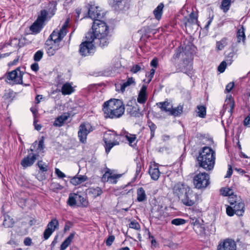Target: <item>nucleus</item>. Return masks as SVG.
<instances>
[{"label": "nucleus", "instance_id": "nucleus-1", "mask_svg": "<svg viewBox=\"0 0 250 250\" xmlns=\"http://www.w3.org/2000/svg\"><path fill=\"white\" fill-rule=\"evenodd\" d=\"M86 38L93 39L95 44L101 47L107 46L109 43V27L106 23L100 20L93 21L92 31H89L86 35Z\"/></svg>", "mask_w": 250, "mask_h": 250}, {"label": "nucleus", "instance_id": "nucleus-2", "mask_svg": "<svg viewBox=\"0 0 250 250\" xmlns=\"http://www.w3.org/2000/svg\"><path fill=\"white\" fill-rule=\"evenodd\" d=\"M103 111L106 118H118L124 114L125 108L121 100L114 99L104 103Z\"/></svg>", "mask_w": 250, "mask_h": 250}, {"label": "nucleus", "instance_id": "nucleus-3", "mask_svg": "<svg viewBox=\"0 0 250 250\" xmlns=\"http://www.w3.org/2000/svg\"><path fill=\"white\" fill-rule=\"evenodd\" d=\"M215 152L210 147H203L197 157V162L199 167L209 171L212 170L215 163Z\"/></svg>", "mask_w": 250, "mask_h": 250}, {"label": "nucleus", "instance_id": "nucleus-4", "mask_svg": "<svg viewBox=\"0 0 250 250\" xmlns=\"http://www.w3.org/2000/svg\"><path fill=\"white\" fill-rule=\"evenodd\" d=\"M173 59H181L182 62L178 65L177 72H182L186 74L192 69L191 62L192 60V55L190 52L187 51L186 49L181 51L180 49L177 50L173 57Z\"/></svg>", "mask_w": 250, "mask_h": 250}, {"label": "nucleus", "instance_id": "nucleus-5", "mask_svg": "<svg viewBox=\"0 0 250 250\" xmlns=\"http://www.w3.org/2000/svg\"><path fill=\"white\" fill-rule=\"evenodd\" d=\"M122 135H118L114 132L106 133L104 135L103 140L105 144L106 153H108L114 146L119 145L120 142L124 141V140H122Z\"/></svg>", "mask_w": 250, "mask_h": 250}, {"label": "nucleus", "instance_id": "nucleus-6", "mask_svg": "<svg viewBox=\"0 0 250 250\" xmlns=\"http://www.w3.org/2000/svg\"><path fill=\"white\" fill-rule=\"evenodd\" d=\"M230 206L226 208V212L229 216H232L234 214L238 216H242L244 212V204L239 201H230Z\"/></svg>", "mask_w": 250, "mask_h": 250}, {"label": "nucleus", "instance_id": "nucleus-7", "mask_svg": "<svg viewBox=\"0 0 250 250\" xmlns=\"http://www.w3.org/2000/svg\"><path fill=\"white\" fill-rule=\"evenodd\" d=\"M86 40L82 42L80 45V53L81 55L86 56L91 55L94 53L95 45H98L95 44V41L93 39L90 40L86 38Z\"/></svg>", "mask_w": 250, "mask_h": 250}, {"label": "nucleus", "instance_id": "nucleus-8", "mask_svg": "<svg viewBox=\"0 0 250 250\" xmlns=\"http://www.w3.org/2000/svg\"><path fill=\"white\" fill-rule=\"evenodd\" d=\"M67 204L70 206L77 205L78 206L86 207L88 202L85 195H82L79 193H70L67 200Z\"/></svg>", "mask_w": 250, "mask_h": 250}, {"label": "nucleus", "instance_id": "nucleus-9", "mask_svg": "<svg viewBox=\"0 0 250 250\" xmlns=\"http://www.w3.org/2000/svg\"><path fill=\"white\" fill-rule=\"evenodd\" d=\"M209 183V175L206 172L199 173L193 179L194 185L198 189L206 188Z\"/></svg>", "mask_w": 250, "mask_h": 250}, {"label": "nucleus", "instance_id": "nucleus-10", "mask_svg": "<svg viewBox=\"0 0 250 250\" xmlns=\"http://www.w3.org/2000/svg\"><path fill=\"white\" fill-rule=\"evenodd\" d=\"M23 74V72L18 67L7 74L6 81L11 84H22Z\"/></svg>", "mask_w": 250, "mask_h": 250}, {"label": "nucleus", "instance_id": "nucleus-11", "mask_svg": "<svg viewBox=\"0 0 250 250\" xmlns=\"http://www.w3.org/2000/svg\"><path fill=\"white\" fill-rule=\"evenodd\" d=\"M93 128L90 124L87 122L82 123L79 127L78 137L79 141L83 144H85L88 134L92 131Z\"/></svg>", "mask_w": 250, "mask_h": 250}, {"label": "nucleus", "instance_id": "nucleus-12", "mask_svg": "<svg viewBox=\"0 0 250 250\" xmlns=\"http://www.w3.org/2000/svg\"><path fill=\"white\" fill-rule=\"evenodd\" d=\"M65 36L64 30L61 32L59 30H55L49 36L48 39L46 41V44L53 43L55 44H60V42Z\"/></svg>", "mask_w": 250, "mask_h": 250}, {"label": "nucleus", "instance_id": "nucleus-13", "mask_svg": "<svg viewBox=\"0 0 250 250\" xmlns=\"http://www.w3.org/2000/svg\"><path fill=\"white\" fill-rule=\"evenodd\" d=\"M196 195L190 189L181 198L182 203L187 206H193L195 202Z\"/></svg>", "mask_w": 250, "mask_h": 250}, {"label": "nucleus", "instance_id": "nucleus-14", "mask_svg": "<svg viewBox=\"0 0 250 250\" xmlns=\"http://www.w3.org/2000/svg\"><path fill=\"white\" fill-rule=\"evenodd\" d=\"M188 189L190 188L186 185L181 183H178L174 186L173 188V192L176 196L178 197L179 199H181L185 194L188 192Z\"/></svg>", "mask_w": 250, "mask_h": 250}, {"label": "nucleus", "instance_id": "nucleus-15", "mask_svg": "<svg viewBox=\"0 0 250 250\" xmlns=\"http://www.w3.org/2000/svg\"><path fill=\"white\" fill-rule=\"evenodd\" d=\"M237 246L233 240L227 239L221 242L217 247V250H236Z\"/></svg>", "mask_w": 250, "mask_h": 250}, {"label": "nucleus", "instance_id": "nucleus-16", "mask_svg": "<svg viewBox=\"0 0 250 250\" xmlns=\"http://www.w3.org/2000/svg\"><path fill=\"white\" fill-rule=\"evenodd\" d=\"M184 24L186 27L191 25H195L198 22V16L193 10L190 13L189 17H185L184 18Z\"/></svg>", "mask_w": 250, "mask_h": 250}, {"label": "nucleus", "instance_id": "nucleus-17", "mask_svg": "<svg viewBox=\"0 0 250 250\" xmlns=\"http://www.w3.org/2000/svg\"><path fill=\"white\" fill-rule=\"evenodd\" d=\"M88 16L94 21L102 18L100 10L98 6L90 5L88 8Z\"/></svg>", "mask_w": 250, "mask_h": 250}, {"label": "nucleus", "instance_id": "nucleus-18", "mask_svg": "<svg viewBox=\"0 0 250 250\" xmlns=\"http://www.w3.org/2000/svg\"><path fill=\"white\" fill-rule=\"evenodd\" d=\"M165 209L166 208L162 206L158 205L153 208L151 211L154 217L158 219H161L165 216Z\"/></svg>", "mask_w": 250, "mask_h": 250}, {"label": "nucleus", "instance_id": "nucleus-19", "mask_svg": "<svg viewBox=\"0 0 250 250\" xmlns=\"http://www.w3.org/2000/svg\"><path fill=\"white\" fill-rule=\"evenodd\" d=\"M37 156L36 154H33L32 156L30 154L28 155L21 160V165L24 168L31 166L34 163Z\"/></svg>", "mask_w": 250, "mask_h": 250}, {"label": "nucleus", "instance_id": "nucleus-20", "mask_svg": "<svg viewBox=\"0 0 250 250\" xmlns=\"http://www.w3.org/2000/svg\"><path fill=\"white\" fill-rule=\"evenodd\" d=\"M69 115L68 113H64L61 116H58L54 121L53 125L56 127H61L63 125L65 122L68 119Z\"/></svg>", "mask_w": 250, "mask_h": 250}, {"label": "nucleus", "instance_id": "nucleus-21", "mask_svg": "<svg viewBox=\"0 0 250 250\" xmlns=\"http://www.w3.org/2000/svg\"><path fill=\"white\" fill-rule=\"evenodd\" d=\"M110 170L108 169L105 173L104 174L102 180H105L107 178V181L110 182L111 184H116L117 181V179L120 176L118 175H112V173L109 172Z\"/></svg>", "mask_w": 250, "mask_h": 250}, {"label": "nucleus", "instance_id": "nucleus-22", "mask_svg": "<svg viewBox=\"0 0 250 250\" xmlns=\"http://www.w3.org/2000/svg\"><path fill=\"white\" fill-rule=\"evenodd\" d=\"M87 180L88 178L85 175H77L71 178L70 183L74 186H77Z\"/></svg>", "mask_w": 250, "mask_h": 250}, {"label": "nucleus", "instance_id": "nucleus-23", "mask_svg": "<svg viewBox=\"0 0 250 250\" xmlns=\"http://www.w3.org/2000/svg\"><path fill=\"white\" fill-rule=\"evenodd\" d=\"M146 86L143 85L139 93L137 98V102L140 104H144L147 100Z\"/></svg>", "mask_w": 250, "mask_h": 250}, {"label": "nucleus", "instance_id": "nucleus-24", "mask_svg": "<svg viewBox=\"0 0 250 250\" xmlns=\"http://www.w3.org/2000/svg\"><path fill=\"white\" fill-rule=\"evenodd\" d=\"M149 173L151 176V178L153 180H157L160 175V172L158 167L155 165L153 166H150L149 169Z\"/></svg>", "mask_w": 250, "mask_h": 250}, {"label": "nucleus", "instance_id": "nucleus-25", "mask_svg": "<svg viewBox=\"0 0 250 250\" xmlns=\"http://www.w3.org/2000/svg\"><path fill=\"white\" fill-rule=\"evenodd\" d=\"M157 105L161 109L162 111H165L166 112H169V113L172 107V104L167 101L158 103L157 104Z\"/></svg>", "mask_w": 250, "mask_h": 250}, {"label": "nucleus", "instance_id": "nucleus-26", "mask_svg": "<svg viewBox=\"0 0 250 250\" xmlns=\"http://www.w3.org/2000/svg\"><path fill=\"white\" fill-rule=\"evenodd\" d=\"M43 27V23L36 20L30 26V29L33 33L37 34L39 33Z\"/></svg>", "mask_w": 250, "mask_h": 250}, {"label": "nucleus", "instance_id": "nucleus-27", "mask_svg": "<svg viewBox=\"0 0 250 250\" xmlns=\"http://www.w3.org/2000/svg\"><path fill=\"white\" fill-rule=\"evenodd\" d=\"M121 135H122V138L125 137L126 140H127L129 146H133L134 145H136L135 143L137 138L136 135L130 134L128 132H125L124 134Z\"/></svg>", "mask_w": 250, "mask_h": 250}, {"label": "nucleus", "instance_id": "nucleus-28", "mask_svg": "<svg viewBox=\"0 0 250 250\" xmlns=\"http://www.w3.org/2000/svg\"><path fill=\"white\" fill-rule=\"evenodd\" d=\"M74 91L73 87L71 83H66L63 84L62 87L61 92L63 95H69L73 93Z\"/></svg>", "mask_w": 250, "mask_h": 250}, {"label": "nucleus", "instance_id": "nucleus-29", "mask_svg": "<svg viewBox=\"0 0 250 250\" xmlns=\"http://www.w3.org/2000/svg\"><path fill=\"white\" fill-rule=\"evenodd\" d=\"M147 197L144 189L140 187L137 190V200L139 202L146 200Z\"/></svg>", "mask_w": 250, "mask_h": 250}, {"label": "nucleus", "instance_id": "nucleus-30", "mask_svg": "<svg viewBox=\"0 0 250 250\" xmlns=\"http://www.w3.org/2000/svg\"><path fill=\"white\" fill-rule=\"evenodd\" d=\"M164 7V4L163 3H160L153 11V14L155 18L157 20H160L161 19Z\"/></svg>", "mask_w": 250, "mask_h": 250}, {"label": "nucleus", "instance_id": "nucleus-31", "mask_svg": "<svg viewBox=\"0 0 250 250\" xmlns=\"http://www.w3.org/2000/svg\"><path fill=\"white\" fill-rule=\"evenodd\" d=\"M75 236L74 233H71L68 237H67L64 241L62 243L61 246L60 250H65L67 247L71 244L72 240Z\"/></svg>", "mask_w": 250, "mask_h": 250}, {"label": "nucleus", "instance_id": "nucleus-32", "mask_svg": "<svg viewBox=\"0 0 250 250\" xmlns=\"http://www.w3.org/2000/svg\"><path fill=\"white\" fill-rule=\"evenodd\" d=\"M49 45H51V46H50L47 48V53L50 56L54 55L56 51L59 49L62 45H61L60 44H55L53 43H49Z\"/></svg>", "mask_w": 250, "mask_h": 250}, {"label": "nucleus", "instance_id": "nucleus-33", "mask_svg": "<svg viewBox=\"0 0 250 250\" xmlns=\"http://www.w3.org/2000/svg\"><path fill=\"white\" fill-rule=\"evenodd\" d=\"M88 192L89 194H91L94 198L100 196L103 192L102 189L98 187L89 188Z\"/></svg>", "mask_w": 250, "mask_h": 250}, {"label": "nucleus", "instance_id": "nucleus-34", "mask_svg": "<svg viewBox=\"0 0 250 250\" xmlns=\"http://www.w3.org/2000/svg\"><path fill=\"white\" fill-rule=\"evenodd\" d=\"M131 84H135V80L132 77L128 78L125 82L121 85V91L122 92H124L125 91V88Z\"/></svg>", "mask_w": 250, "mask_h": 250}, {"label": "nucleus", "instance_id": "nucleus-35", "mask_svg": "<svg viewBox=\"0 0 250 250\" xmlns=\"http://www.w3.org/2000/svg\"><path fill=\"white\" fill-rule=\"evenodd\" d=\"M59 222L56 218L52 219L47 224V228L51 229L54 231L59 229Z\"/></svg>", "mask_w": 250, "mask_h": 250}, {"label": "nucleus", "instance_id": "nucleus-36", "mask_svg": "<svg viewBox=\"0 0 250 250\" xmlns=\"http://www.w3.org/2000/svg\"><path fill=\"white\" fill-rule=\"evenodd\" d=\"M183 109V106L179 105L174 108H173L172 107L169 114L174 116H180L182 113Z\"/></svg>", "mask_w": 250, "mask_h": 250}, {"label": "nucleus", "instance_id": "nucleus-37", "mask_svg": "<svg viewBox=\"0 0 250 250\" xmlns=\"http://www.w3.org/2000/svg\"><path fill=\"white\" fill-rule=\"evenodd\" d=\"M231 4V0H223L220 6V8L224 12H227L230 8Z\"/></svg>", "mask_w": 250, "mask_h": 250}, {"label": "nucleus", "instance_id": "nucleus-38", "mask_svg": "<svg viewBox=\"0 0 250 250\" xmlns=\"http://www.w3.org/2000/svg\"><path fill=\"white\" fill-rule=\"evenodd\" d=\"M226 38H223L220 41L216 42V48L218 50H221L224 48V47L227 45L228 42Z\"/></svg>", "mask_w": 250, "mask_h": 250}, {"label": "nucleus", "instance_id": "nucleus-39", "mask_svg": "<svg viewBox=\"0 0 250 250\" xmlns=\"http://www.w3.org/2000/svg\"><path fill=\"white\" fill-rule=\"evenodd\" d=\"M194 229L196 233L200 234H203L205 231V228L203 225H200L197 221L194 223Z\"/></svg>", "mask_w": 250, "mask_h": 250}, {"label": "nucleus", "instance_id": "nucleus-40", "mask_svg": "<svg viewBox=\"0 0 250 250\" xmlns=\"http://www.w3.org/2000/svg\"><path fill=\"white\" fill-rule=\"evenodd\" d=\"M245 35L244 33V28L241 27L238 30L237 33V38L238 42H240L241 41H244L245 40Z\"/></svg>", "mask_w": 250, "mask_h": 250}, {"label": "nucleus", "instance_id": "nucleus-41", "mask_svg": "<svg viewBox=\"0 0 250 250\" xmlns=\"http://www.w3.org/2000/svg\"><path fill=\"white\" fill-rule=\"evenodd\" d=\"M198 115L201 118H205L206 115V108L203 105L197 106Z\"/></svg>", "mask_w": 250, "mask_h": 250}, {"label": "nucleus", "instance_id": "nucleus-42", "mask_svg": "<svg viewBox=\"0 0 250 250\" xmlns=\"http://www.w3.org/2000/svg\"><path fill=\"white\" fill-rule=\"evenodd\" d=\"M147 125L150 130V139L153 138L155 136V131L157 128L156 125L151 121H147Z\"/></svg>", "mask_w": 250, "mask_h": 250}, {"label": "nucleus", "instance_id": "nucleus-43", "mask_svg": "<svg viewBox=\"0 0 250 250\" xmlns=\"http://www.w3.org/2000/svg\"><path fill=\"white\" fill-rule=\"evenodd\" d=\"M220 192L221 194L224 196H230L231 195H233V191L232 190L229 188H222L220 189Z\"/></svg>", "mask_w": 250, "mask_h": 250}, {"label": "nucleus", "instance_id": "nucleus-44", "mask_svg": "<svg viewBox=\"0 0 250 250\" xmlns=\"http://www.w3.org/2000/svg\"><path fill=\"white\" fill-rule=\"evenodd\" d=\"M47 15L48 12L46 10H42L41 12V15L38 17L37 20L43 23L44 21L46 19Z\"/></svg>", "mask_w": 250, "mask_h": 250}, {"label": "nucleus", "instance_id": "nucleus-45", "mask_svg": "<svg viewBox=\"0 0 250 250\" xmlns=\"http://www.w3.org/2000/svg\"><path fill=\"white\" fill-rule=\"evenodd\" d=\"M143 69V68L140 64H136L132 66L130 68V72L132 73L136 74Z\"/></svg>", "mask_w": 250, "mask_h": 250}, {"label": "nucleus", "instance_id": "nucleus-46", "mask_svg": "<svg viewBox=\"0 0 250 250\" xmlns=\"http://www.w3.org/2000/svg\"><path fill=\"white\" fill-rule=\"evenodd\" d=\"M186 221L182 218H176L171 221V224L176 226H180L185 224Z\"/></svg>", "mask_w": 250, "mask_h": 250}, {"label": "nucleus", "instance_id": "nucleus-47", "mask_svg": "<svg viewBox=\"0 0 250 250\" xmlns=\"http://www.w3.org/2000/svg\"><path fill=\"white\" fill-rule=\"evenodd\" d=\"M43 52L42 51L40 50L37 51L34 55V60L35 62L40 61L42 58Z\"/></svg>", "mask_w": 250, "mask_h": 250}, {"label": "nucleus", "instance_id": "nucleus-48", "mask_svg": "<svg viewBox=\"0 0 250 250\" xmlns=\"http://www.w3.org/2000/svg\"><path fill=\"white\" fill-rule=\"evenodd\" d=\"M234 107V102L232 100H229L226 105V109L228 108V111L231 113Z\"/></svg>", "mask_w": 250, "mask_h": 250}, {"label": "nucleus", "instance_id": "nucleus-49", "mask_svg": "<svg viewBox=\"0 0 250 250\" xmlns=\"http://www.w3.org/2000/svg\"><path fill=\"white\" fill-rule=\"evenodd\" d=\"M54 232L51 229L46 227V229L43 232V238L45 240L48 239L51 234Z\"/></svg>", "mask_w": 250, "mask_h": 250}, {"label": "nucleus", "instance_id": "nucleus-50", "mask_svg": "<svg viewBox=\"0 0 250 250\" xmlns=\"http://www.w3.org/2000/svg\"><path fill=\"white\" fill-rule=\"evenodd\" d=\"M57 3L56 1H52L50 2L48 5L49 10L50 9H52L51 13L53 15H54L55 12L57 9Z\"/></svg>", "mask_w": 250, "mask_h": 250}, {"label": "nucleus", "instance_id": "nucleus-51", "mask_svg": "<svg viewBox=\"0 0 250 250\" xmlns=\"http://www.w3.org/2000/svg\"><path fill=\"white\" fill-rule=\"evenodd\" d=\"M129 227L137 230H140L141 229L140 224L136 221H131L129 224Z\"/></svg>", "mask_w": 250, "mask_h": 250}, {"label": "nucleus", "instance_id": "nucleus-52", "mask_svg": "<svg viewBox=\"0 0 250 250\" xmlns=\"http://www.w3.org/2000/svg\"><path fill=\"white\" fill-rule=\"evenodd\" d=\"M38 165L40 170L44 172L47 170V166L42 161H39Z\"/></svg>", "mask_w": 250, "mask_h": 250}, {"label": "nucleus", "instance_id": "nucleus-53", "mask_svg": "<svg viewBox=\"0 0 250 250\" xmlns=\"http://www.w3.org/2000/svg\"><path fill=\"white\" fill-rule=\"evenodd\" d=\"M227 63L226 62L223 61L218 67V70L220 73H223L225 70L226 68Z\"/></svg>", "mask_w": 250, "mask_h": 250}, {"label": "nucleus", "instance_id": "nucleus-54", "mask_svg": "<svg viewBox=\"0 0 250 250\" xmlns=\"http://www.w3.org/2000/svg\"><path fill=\"white\" fill-rule=\"evenodd\" d=\"M115 237L113 235L109 236L106 241V245L107 246H110L112 245V243L114 241Z\"/></svg>", "mask_w": 250, "mask_h": 250}, {"label": "nucleus", "instance_id": "nucleus-55", "mask_svg": "<svg viewBox=\"0 0 250 250\" xmlns=\"http://www.w3.org/2000/svg\"><path fill=\"white\" fill-rule=\"evenodd\" d=\"M44 148V141L43 139L41 140L38 144V146L37 148V151L38 152L42 151Z\"/></svg>", "mask_w": 250, "mask_h": 250}, {"label": "nucleus", "instance_id": "nucleus-56", "mask_svg": "<svg viewBox=\"0 0 250 250\" xmlns=\"http://www.w3.org/2000/svg\"><path fill=\"white\" fill-rule=\"evenodd\" d=\"M55 173L58 176V177L62 178L65 177V175L62 172L59 168H55Z\"/></svg>", "mask_w": 250, "mask_h": 250}, {"label": "nucleus", "instance_id": "nucleus-57", "mask_svg": "<svg viewBox=\"0 0 250 250\" xmlns=\"http://www.w3.org/2000/svg\"><path fill=\"white\" fill-rule=\"evenodd\" d=\"M23 243L26 246H30L32 244V239L30 237H26L24 240Z\"/></svg>", "mask_w": 250, "mask_h": 250}, {"label": "nucleus", "instance_id": "nucleus-58", "mask_svg": "<svg viewBox=\"0 0 250 250\" xmlns=\"http://www.w3.org/2000/svg\"><path fill=\"white\" fill-rule=\"evenodd\" d=\"M234 84L233 82L229 83L226 86L225 90L227 91V92H229L234 87Z\"/></svg>", "mask_w": 250, "mask_h": 250}, {"label": "nucleus", "instance_id": "nucleus-59", "mask_svg": "<svg viewBox=\"0 0 250 250\" xmlns=\"http://www.w3.org/2000/svg\"><path fill=\"white\" fill-rule=\"evenodd\" d=\"M68 20H67V21H66L64 23V24L62 25V27L61 29H60L59 30L61 32H62L63 30H64L65 32V35H66L67 33L66 28L68 26Z\"/></svg>", "mask_w": 250, "mask_h": 250}, {"label": "nucleus", "instance_id": "nucleus-60", "mask_svg": "<svg viewBox=\"0 0 250 250\" xmlns=\"http://www.w3.org/2000/svg\"><path fill=\"white\" fill-rule=\"evenodd\" d=\"M68 20H67V21H66L64 23V24L62 25V27L61 29H60L59 30L61 32H62L63 30H64L65 32V35H66L67 33L66 28L68 26Z\"/></svg>", "mask_w": 250, "mask_h": 250}, {"label": "nucleus", "instance_id": "nucleus-61", "mask_svg": "<svg viewBox=\"0 0 250 250\" xmlns=\"http://www.w3.org/2000/svg\"><path fill=\"white\" fill-rule=\"evenodd\" d=\"M232 174V169L231 165H228V169L227 171V174L226 176H225L226 178H229L231 176V175Z\"/></svg>", "mask_w": 250, "mask_h": 250}, {"label": "nucleus", "instance_id": "nucleus-62", "mask_svg": "<svg viewBox=\"0 0 250 250\" xmlns=\"http://www.w3.org/2000/svg\"><path fill=\"white\" fill-rule=\"evenodd\" d=\"M31 68L33 71H34L35 72L38 71L39 69V66L38 63H36V62L33 63L31 65Z\"/></svg>", "mask_w": 250, "mask_h": 250}, {"label": "nucleus", "instance_id": "nucleus-63", "mask_svg": "<svg viewBox=\"0 0 250 250\" xmlns=\"http://www.w3.org/2000/svg\"><path fill=\"white\" fill-rule=\"evenodd\" d=\"M150 65L155 68H156L158 65V60L156 58H154L150 62Z\"/></svg>", "mask_w": 250, "mask_h": 250}, {"label": "nucleus", "instance_id": "nucleus-64", "mask_svg": "<svg viewBox=\"0 0 250 250\" xmlns=\"http://www.w3.org/2000/svg\"><path fill=\"white\" fill-rule=\"evenodd\" d=\"M234 55L235 54L233 51L230 52L228 55H227V61H229L230 62V64L231 63V59Z\"/></svg>", "mask_w": 250, "mask_h": 250}]
</instances>
